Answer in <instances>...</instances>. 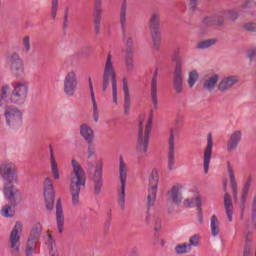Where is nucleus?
Instances as JSON below:
<instances>
[{"label": "nucleus", "instance_id": "1", "mask_svg": "<svg viewBox=\"0 0 256 256\" xmlns=\"http://www.w3.org/2000/svg\"><path fill=\"white\" fill-rule=\"evenodd\" d=\"M73 170L70 175V195L72 197V204L79 205V195L81 194V189H85L87 185V175L83 167L80 166L79 162L72 159Z\"/></svg>", "mask_w": 256, "mask_h": 256}, {"label": "nucleus", "instance_id": "2", "mask_svg": "<svg viewBox=\"0 0 256 256\" xmlns=\"http://www.w3.org/2000/svg\"><path fill=\"white\" fill-rule=\"evenodd\" d=\"M110 83H112V97L113 103L117 105V73L115 72V65L113 64V55L108 54L104 66L103 76H102V91L105 92L109 88Z\"/></svg>", "mask_w": 256, "mask_h": 256}, {"label": "nucleus", "instance_id": "3", "mask_svg": "<svg viewBox=\"0 0 256 256\" xmlns=\"http://www.w3.org/2000/svg\"><path fill=\"white\" fill-rule=\"evenodd\" d=\"M159 185V173L157 170H152L150 177H149V184H148V196H147V213L145 217V224L151 225V213L149 209L155 205V201H157V189Z\"/></svg>", "mask_w": 256, "mask_h": 256}, {"label": "nucleus", "instance_id": "4", "mask_svg": "<svg viewBox=\"0 0 256 256\" xmlns=\"http://www.w3.org/2000/svg\"><path fill=\"white\" fill-rule=\"evenodd\" d=\"M153 48L156 51L161 49V12L153 11L148 21Z\"/></svg>", "mask_w": 256, "mask_h": 256}, {"label": "nucleus", "instance_id": "5", "mask_svg": "<svg viewBox=\"0 0 256 256\" xmlns=\"http://www.w3.org/2000/svg\"><path fill=\"white\" fill-rule=\"evenodd\" d=\"M153 127V111L148 118L146 129L143 138V122H139L138 128V141L136 149L138 153H147V149H149V139L151 137V128Z\"/></svg>", "mask_w": 256, "mask_h": 256}, {"label": "nucleus", "instance_id": "6", "mask_svg": "<svg viewBox=\"0 0 256 256\" xmlns=\"http://www.w3.org/2000/svg\"><path fill=\"white\" fill-rule=\"evenodd\" d=\"M0 176L3 181H6L9 185H11V183H17V181H19V176L17 174V166L15 163L7 160L3 161L0 164Z\"/></svg>", "mask_w": 256, "mask_h": 256}, {"label": "nucleus", "instance_id": "7", "mask_svg": "<svg viewBox=\"0 0 256 256\" xmlns=\"http://www.w3.org/2000/svg\"><path fill=\"white\" fill-rule=\"evenodd\" d=\"M4 109V117L8 127H19V125L23 123V112L19 108L15 106H5Z\"/></svg>", "mask_w": 256, "mask_h": 256}, {"label": "nucleus", "instance_id": "8", "mask_svg": "<svg viewBox=\"0 0 256 256\" xmlns=\"http://www.w3.org/2000/svg\"><path fill=\"white\" fill-rule=\"evenodd\" d=\"M5 199L10 203L11 207H17L23 201L21 199V190L13 184H5L3 188Z\"/></svg>", "mask_w": 256, "mask_h": 256}, {"label": "nucleus", "instance_id": "9", "mask_svg": "<svg viewBox=\"0 0 256 256\" xmlns=\"http://www.w3.org/2000/svg\"><path fill=\"white\" fill-rule=\"evenodd\" d=\"M7 63L10 65V71L16 76L21 77L25 73L23 59L17 53H12L7 57Z\"/></svg>", "mask_w": 256, "mask_h": 256}, {"label": "nucleus", "instance_id": "10", "mask_svg": "<svg viewBox=\"0 0 256 256\" xmlns=\"http://www.w3.org/2000/svg\"><path fill=\"white\" fill-rule=\"evenodd\" d=\"M94 195H101L103 189V160H100L95 167L94 174L91 177Z\"/></svg>", "mask_w": 256, "mask_h": 256}, {"label": "nucleus", "instance_id": "11", "mask_svg": "<svg viewBox=\"0 0 256 256\" xmlns=\"http://www.w3.org/2000/svg\"><path fill=\"white\" fill-rule=\"evenodd\" d=\"M44 201L46 209L53 211L55 208V190L50 178H46L44 181Z\"/></svg>", "mask_w": 256, "mask_h": 256}, {"label": "nucleus", "instance_id": "12", "mask_svg": "<svg viewBox=\"0 0 256 256\" xmlns=\"http://www.w3.org/2000/svg\"><path fill=\"white\" fill-rule=\"evenodd\" d=\"M77 74L75 71H70L64 78V93L67 97H73L77 91Z\"/></svg>", "mask_w": 256, "mask_h": 256}, {"label": "nucleus", "instance_id": "13", "mask_svg": "<svg viewBox=\"0 0 256 256\" xmlns=\"http://www.w3.org/2000/svg\"><path fill=\"white\" fill-rule=\"evenodd\" d=\"M103 20V0L94 2V31L96 35H101V21Z\"/></svg>", "mask_w": 256, "mask_h": 256}, {"label": "nucleus", "instance_id": "14", "mask_svg": "<svg viewBox=\"0 0 256 256\" xmlns=\"http://www.w3.org/2000/svg\"><path fill=\"white\" fill-rule=\"evenodd\" d=\"M167 167L169 171L175 169V130H170L168 140Z\"/></svg>", "mask_w": 256, "mask_h": 256}, {"label": "nucleus", "instance_id": "15", "mask_svg": "<svg viewBox=\"0 0 256 256\" xmlns=\"http://www.w3.org/2000/svg\"><path fill=\"white\" fill-rule=\"evenodd\" d=\"M237 83H239V76L237 75L225 76L218 83L217 89L218 91H220V93H227V91H231L234 85H237Z\"/></svg>", "mask_w": 256, "mask_h": 256}, {"label": "nucleus", "instance_id": "16", "mask_svg": "<svg viewBox=\"0 0 256 256\" xmlns=\"http://www.w3.org/2000/svg\"><path fill=\"white\" fill-rule=\"evenodd\" d=\"M23 229V224L21 222H16L14 228L10 233V247L13 249L12 253H19V246L17 243L21 241V236H19V231L21 232Z\"/></svg>", "mask_w": 256, "mask_h": 256}, {"label": "nucleus", "instance_id": "17", "mask_svg": "<svg viewBox=\"0 0 256 256\" xmlns=\"http://www.w3.org/2000/svg\"><path fill=\"white\" fill-rule=\"evenodd\" d=\"M211 155H213V137L208 134L207 145L204 150V173H209V165L211 164Z\"/></svg>", "mask_w": 256, "mask_h": 256}, {"label": "nucleus", "instance_id": "18", "mask_svg": "<svg viewBox=\"0 0 256 256\" xmlns=\"http://www.w3.org/2000/svg\"><path fill=\"white\" fill-rule=\"evenodd\" d=\"M202 27L204 29H209V27H223V19L221 18V14L216 13L213 16H204L202 18Z\"/></svg>", "mask_w": 256, "mask_h": 256}, {"label": "nucleus", "instance_id": "19", "mask_svg": "<svg viewBox=\"0 0 256 256\" xmlns=\"http://www.w3.org/2000/svg\"><path fill=\"white\" fill-rule=\"evenodd\" d=\"M252 177L249 176L248 180L245 182L242 195L240 199L239 209L241 211L240 219H243V215H245V203H247V195H249V189H251Z\"/></svg>", "mask_w": 256, "mask_h": 256}, {"label": "nucleus", "instance_id": "20", "mask_svg": "<svg viewBox=\"0 0 256 256\" xmlns=\"http://www.w3.org/2000/svg\"><path fill=\"white\" fill-rule=\"evenodd\" d=\"M159 75V69H155L154 75L152 77L151 86H150V95L154 109L157 110L159 107V100L157 98V77Z\"/></svg>", "mask_w": 256, "mask_h": 256}, {"label": "nucleus", "instance_id": "21", "mask_svg": "<svg viewBox=\"0 0 256 256\" xmlns=\"http://www.w3.org/2000/svg\"><path fill=\"white\" fill-rule=\"evenodd\" d=\"M242 137L243 133L241 132V130L234 131L228 139L227 151H235L237 147H239V143H241Z\"/></svg>", "mask_w": 256, "mask_h": 256}, {"label": "nucleus", "instance_id": "22", "mask_svg": "<svg viewBox=\"0 0 256 256\" xmlns=\"http://www.w3.org/2000/svg\"><path fill=\"white\" fill-rule=\"evenodd\" d=\"M56 223L58 232L63 233V227H65V216L63 215V204L61 203V198L56 202Z\"/></svg>", "mask_w": 256, "mask_h": 256}, {"label": "nucleus", "instance_id": "23", "mask_svg": "<svg viewBox=\"0 0 256 256\" xmlns=\"http://www.w3.org/2000/svg\"><path fill=\"white\" fill-rule=\"evenodd\" d=\"M41 233H43V226H41V223L36 222L30 230L27 241L29 243H35L37 245V243H39V240L41 239Z\"/></svg>", "mask_w": 256, "mask_h": 256}, {"label": "nucleus", "instance_id": "24", "mask_svg": "<svg viewBox=\"0 0 256 256\" xmlns=\"http://www.w3.org/2000/svg\"><path fill=\"white\" fill-rule=\"evenodd\" d=\"M228 175L230 177V184L232 187V195L234 202L237 203L239 201V190L237 189V180L235 179V172L233 171V167H231V163H227Z\"/></svg>", "mask_w": 256, "mask_h": 256}, {"label": "nucleus", "instance_id": "25", "mask_svg": "<svg viewBox=\"0 0 256 256\" xmlns=\"http://www.w3.org/2000/svg\"><path fill=\"white\" fill-rule=\"evenodd\" d=\"M80 135L86 143L95 141V131L86 123L80 125Z\"/></svg>", "mask_w": 256, "mask_h": 256}, {"label": "nucleus", "instance_id": "26", "mask_svg": "<svg viewBox=\"0 0 256 256\" xmlns=\"http://www.w3.org/2000/svg\"><path fill=\"white\" fill-rule=\"evenodd\" d=\"M123 91H124V115H129L131 111V94L129 93V84L127 78L123 79Z\"/></svg>", "mask_w": 256, "mask_h": 256}, {"label": "nucleus", "instance_id": "27", "mask_svg": "<svg viewBox=\"0 0 256 256\" xmlns=\"http://www.w3.org/2000/svg\"><path fill=\"white\" fill-rule=\"evenodd\" d=\"M172 83L176 95H181L183 93V71L174 72Z\"/></svg>", "mask_w": 256, "mask_h": 256}, {"label": "nucleus", "instance_id": "28", "mask_svg": "<svg viewBox=\"0 0 256 256\" xmlns=\"http://www.w3.org/2000/svg\"><path fill=\"white\" fill-rule=\"evenodd\" d=\"M217 83H219V74H214L203 82L202 87L208 93H212L217 87Z\"/></svg>", "mask_w": 256, "mask_h": 256}, {"label": "nucleus", "instance_id": "29", "mask_svg": "<svg viewBox=\"0 0 256 256\" xmlns=\"http://www.w3.org/2000/svg\"><path fill=\"white\" fill-rule=\"evenodd\" d=\"M179 191H181V186L179 185H174L171 190L168 191V195L175 205H179L183 201V195Z\"/></svg>", "mask_w": 256, "mask_h": 256}, {"label": "nucleus", "instance_id": "30", "mask_svg": "<svg viewBox=\"0 0 256 256\" xmlns=\"http://www.w3.org/2000/svg\"><path fill=\"white\" fill-rule=\"evenodd\" d=\"M119 23L121 25L122 33L125 35L127 27V0H123L119 13Z\"/></svg>", "mask_w": 256, "mask_h": 256}, {"label": "nucleus", "instance_id": "31", "mask_svg": "<svg viewBox=\"0 0 256 256\" xmlns=\"http://www.w3.org/2000/svg\"><path fill=\"white\" fill-rule=\"evenodd\" d=\"M88 81H89L90 95H91L92 105H93V119H94L95 123H99V108L97 107V100L95 99V91L93 90V82L91 81V78H89Z\"/></svg>", "mask_w": 256, "mask_h": 256}, {"label": "nucleus", "instance_id": "32", "mask_svg": "<svg viewBox=\"0 0 256 256\" xmlns=\"http://www.w3.org/2000/svg\"><path fill=\"white\" fill-rule=\"evenodd\" d=\"M119 179L121 185H127V173L129 171V168L127 167V164L123 160V156L119 157Z\"/></svg>", "mask_w": 256, "mask_h": 256}, {"label": "nucleus", "instance_id": "33", "mask_svg": "<svg viewBox=\"0 0 256 256\" xmlns=\"http://www.w3.org/2000/svg\"><path fill=\"white\" fill-rule=\"evenodd\" d=\"M224 207L228 221L231 223V221H233V201L231 200V194L228 192L224 195Z\"/></svg>", "mask_w": 256, "mask_h": 256}, {"label": "nucleus", "instance_id": "34", "mask_svg": "<svg viewBox=\"0 0 256 256\" xmlns=\"http://www.w3.org/2000/svg\"><path fill=\"white\" fill-rule=\"evenodd\" d=\"M184 207H186L187 209L191 208V207H197V211H201V209H203V201L201 200V196L198 195L195 198H187L184 200L183 202Z\"/></svg>", "mask_w": 256, "mask_h": 256}, {"label": "nucleus", "instance_id": "35", "mask_svg": "<svg viewBox=\"0 0 256 256\" xmlns=\"http://www.w3.org/2000/svg\"><path fill=\"white\" fill-rule=\"evenodd\" d=\"M13 91L27 98V96L29 95V82H26V81L17 82L16 85L14 86Z\"/></svg>", "mask_w": 256, "mask_h": 256}, {"label": "nucleus", "instance_id": "36", "mask_svg": "<svg viewBox=\"0 0 256 256\" xmlns=\"http://www.w3.org/2000/svg\"><path fill=\"white\" fill-rule=\"evenodd\" d=\"M135 51L125 50V66L127 71L131 72L135 69V60L133 58Z\"/></svg>", "mask_w": 256, "mask_h": 256}, {"label": "nucleus", "instance_id": "37", "mask_svg": "<svg viewBox=\"0 0 256 256\" xmlns=\"http://www.w3.org/2000/svg\"><path fill=\"white\" fill-rule=\"evenodd\" d=\"M50 163L52 169V175L54 179H59V167L57 166V161H55V154L53 153V147H50Z\"/></svg>", "mask_w": 256, "mask_h": 256}, {"label": "nucleus", "instance_id": "38", "mask_svg": "<svg viewBox=\"0 0 256 256\" xmlns=\"http://www.w3.org/2000/svg\"><path fill=\"white\" fill-rule=\"evenodd\" d=\"M10 101L11 103H14L15 105H23L25 101H27V97L23 96L22 94H19V92H15L13 90L10 94Z\"/></svg>", "mask_w": 256, "mask_h": 256}, {"label": "nucleus", "instance_id": "39", "mask_svg": "<svg viewBox=\"0 0 256 256\" xmlns=\"http://www.w3.org/2000/svg\"><path fill=\"white\" fill-rule=\"evenodd\" d=\"M214 45H217V39L215 38L207 39V40L198 42L196 45V49L203 51L205 49H209V47H213Z\"/></svg>", "mask_w": 256, "mask_h": 256}, {"label": "nucleus", "instance_id": "40", "mask_svg": "<svg viewBox=\"0 0 256 256\" xmlns=\"http://www.w3.org/2000/svg\"><path fill=\"white\" fill-rule=\"evenodd\" d=\"M210 229L212 237H217L219 235V219L216 215H212L210 219Z\"/></svg>", "mask_w": 256, "mask_h": 256}, {"label": "nucleus", "instance_id": "41", "mask_svg": "<svg viewBox=\"0 0 256 256\" xmlns=\"http://www.w3.org/2000/svg\"><path fill=\"white\" fill-rule=\"evenodd\" d=\"M219 15H221L222 19V25L225 23V19H230V21H235L237 17H239V14L233 10H228V11H221L218 12Z\"/></svg>", "mask_w": 256, "mask_h": 256}, {"label": "nucleus", "instance_id": "42", "mask_svg": "<svg viewBox=\"0 0 256 256\" xmlns=\"http://www.w3.org/2000/svg\"><path fill=\"white\" fill-rule=\"evenodd\" d=\"M191 249H192V247H190V245L188 243H182V244L176 245L175 253L177 255H184L187 253H191Z\"/></svg>", "mask_w": 256, "mask_h": 256}, {"label": "nucleus", "instance_id": "43", "mask_svg": "<svg viewBox=\"0 0 256 256\" xmlns=\"http://www.w3.org/2000/svg\"><path fill=\"white\" fill-rule=\"evenodd\" d=\"M172 61L176 63L174 72H183V59H181V55L179 52H176L172 57Z\"/></svg>", "mask_w": 256, "mask_h": 256}, {"label": "nucleus", "instance_id": "44", "mask_svg": "<svg viewBox=\"0 0 256 256\" xmlns=\"http://www.w3.org/2000/svg\"><path fill=\"white\" fill-rule=\"evenodd\" d=\"M79 61H81V54L74 53V54L68 56L66 63L68 65H70L71 67H75V65H79Z\"/></svg>", "mask_w": 256, "mask_h": 256}, {"label": "nucleus", "instance_id": "45", "mask_svg": "<svg viewBox=\"0 0 256 256\" xmlns=\"http://www.w3.org/2000/svg\"><path fill=\"white\" fill-rule=\"evenodd\" d=\"M87 143V159H93L97 155V148L95 147V143L86 142Z\"/></svg>", "mask_w": 256, "mask_h": 256}, {"label": "nucleus", "instance_id": "46", "mask_svg": "<svg viewBox=\"0 0 256 256\" xmlns=\"http://www.w3.org/2000/svg\"><path fill=\"white\" fill-rule=\"evenodd\" d=\"M9 86H3L0 95V107H7V92L9 91Z\"/></svg>", "mask_w": 256, "mask_h": 256}, {"label": "nucleus", "instance_id": "47", "mask_svg": "<svg viewBox=\"0 0 256 256\" xmlns=\"http://www.w3.org/2000/svg\"><path fill=\"white\" fill-rule=\"evenodd\" d=\"M199 79V73H197V70H193L189 73L188 76V85L190 88L194 87Z\"/></svg>", "mask_w": 256, "mask_h": 256}, {"label": "nucleus", "instance_id": "48", "mask_svg": "<svg viewBox=\"0 0 256 256\" xmlns=\"http://www.w3.org/2000/svg\"><path fill=\"white\" fill-rule=\"evenodd\" d=\"M127 184H121L120 187V194L118 198V203L122 209V211H125V187Z\"/></svg>", "mask_w": 256, "mask_h": 256}, {"label": "nucleus", "instance_id": "49", "mask_svg": "<svg viewBox=\"0 0 256 256\" xmlns=\"http://www.w3.org/2000/svg\"><path fill=\"white\" fill-rule=\"evenodd\" d=\"M15 207L11 206L10 205H7L5 206L3 209H2V215L4 217H7V218H11V217H14L15 216Z\"/></svg>", "mask_w": 256, "mask_h": 256}, {"label": "nucleus", "instance_id": "50", "mask_svg": "<svg viewBox=\"0 0 256 256\" xmlns=\"http://www.w3.org/2000/svg\"><path fill=\"white\" fill-rule=\"evenodd\" d=\"M57 11H59V0H52V2H51V17H52V19L57 18Z\"/></svg>", "mask_w": 256, "mask_h": 256}, {"label": "nucleus", "instance_id": "51", "mask_svg": "<svg viewBox=\"0 0 256 256\" xmlns=\"http://www.w3.org/2000/svg\"><path fill=\"white\" fill-rule=\"evenodd\" d=\"M123 35V39L125 41V45H126V51H129V49L131 51H134L133 50V38L132 37H127V30L125 31V33H122Z\"/></svg>", "mask_w": 256, "mask_h": 256}, {"label": "nucleus", "instance_id": "52", "mask_svg": "<svg viewBox=\"0 0 256 256\" xmlns=\"http://www.w3.org/2000/svg\"><path fill=\"white\" fill-rule=\"evenodd\" d=\"M199 241H201V235L195 234L190 237L188 245H190V247H199Z\"/></svg>", "mask_w": 256, "mask_h": 256}, {"label": "nucleus", "instance_id": "53", "mask_svg": "<svg viewBox=\"0 0 256 256\" xmlns=\"http://www.w3.org/2000/svg\"><path fill=\"white\" fill-rule=\"evenodd\" d=\"M199 0H190L188 4V9L190 13H195L196 11H199Z\"/></svg>", "mask_w": 256, "mask_h": 256}, {"label": "nucleus", "instance_id": "54", "mask_svg": "<svg viewBox=\"0 0 256 256\" xmlns=\"http://www.w3.org/2000/svg\"><path fill=\"white\" fill-rule=\"evenodd\" d=\"M37 247V244L27 241L26 244V256H33V251Z\"/></svg>", "mask_w": 256, "mask_h": 256}, {"label": "nucleus", "instance_id": "55", "mask_svg": "<svg viewBox=\"0 0 256 256\" xmlns=\"http://www.w3.org/2000/svg\"><path fill=\"white\" fill-rule=\"evenodd\" d=\"M22 45L26 53H29L31 51V40L29 39V36H25L23 38Z\"/></svg>", "mask_w": 256, "mask_h": 256}, {"label": "nucleus", "instance_id": "56", "mask_svg": "<svg viewBox=\"0 0 256 256\" xmlns=\"http://www.w3.org/2000/svg\"><path fill=\"white\" fill-rule=\"evenodd\" d=\"M49 254L50 256H59V248L57 247L56 243L52 242L49 248Z\"/></svg>", "mask_w": 256, "mask_h": 256}, {"label": "nucleus", "instance_id": "57", "mask_svg": "<svg viewBox=\"0 0 256 256\" xmlns=\"http://www.w3.org/2000/svg\"><path fill=\"white\" fill-rule=\"evenodd\" d=\"M245 31H250L251 33H255L256 31V23L248 22L243 25Z\"/></svg>", "mask_w": 256, "mask_h": 256}, {"label": "nucleus", "instance_id": "58", "mask_svg": "<svg viewBox=\"0 0 256 256\" xmlns=\"http://www.w3.org/2000/svg\"><path fill=\"white\" fill-rule=\"evenodd\" d=\"M154 231L156 233L161 231V218H159V216H154Z\"/></svg>", "mask_w": 256, "mask_h": 256}, {"label": "nucleus", "instance_id": "59", "mask_svg": "<svg viewBox=\"0 0 256 256\" xmlns=\"http://www.w3.org/2000/svg\"><path fill=\"white\" fill-rule=\"evenodd\" d=\"M247 57L250 61H253L256 57V47H252L247 51Z\"/></svg>", "mask_w": 256, "mask_h": 256}, {"label": "nucleus", "instance_id": "60", "mask_svg": "<svg viewBox=\"0 0 256 256\" xmlns=\"http://www.w3.org/2000/svg\"><path fill=\"white\" fill-rule=\"evenodd\" d=\"M68 25H69V8H66L64 11V22H63L64 29H67Z\"/></svg>", "mask_w": 256, "mask_h": 256}, {"label": "nucleus", "instance_id": "61", "mask_svg": "<svg viewBox=\"0 0 256 256\" xmlns=\"http://www.w3.org/2000/svg\"><path fill=\"white\" fill-rule=\"evenodd\" d=\"M255 0H247L244 4H243V8L244 9H251V7H255Z\"/></svg>", "mask_w": 256, "mask_h": 256}, {"label": "nucleus", "instance_id": "62", "mask_svg": "<svg viewBox=\"0 0 256 256\" xmlns=\"http://www.w3.org/2000/svg\"><path fill=\"white\" fill-rule=\"evenodd\" d=\"M197 217L200 225H203V208H200V210H197Z\"/></svg>", "mask_w": 256, "mask_h": 256}, {"label": "nucleus", "instance_id": "63", "mask_svg": "<svg viewBox=\"0 0 256 256\" xmlns=\"http://www.w3.org/2000/svg\"><path fill=\"white\" fill-rule=\"evenodd\" d=\"M48 241H49L50 247H51L52 243H55V240H53V236L51 234L48 235Z\"/></svg>", "mask_w": 256, "mask_h": 256}, {"label": "nucleus", "instance_id": "64", "mask_svg": "<svg viewBox=\"0 0 256 256\" xmlns=\"http://www.w3.org/2000/svg\"><path fill=\"white\" fill-rule=\"evenodd\" d=\"M110 227H111V221H108V222L105 224V229H106V231H109Z\"/></svg>", "mask_w": 256, "mask_h": 256}]
</instances>
